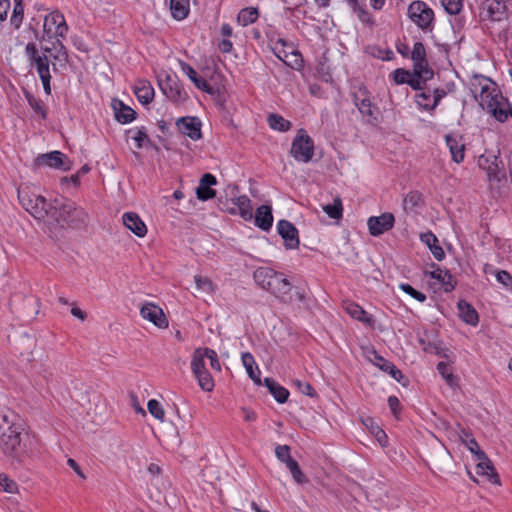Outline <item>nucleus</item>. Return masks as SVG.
<instances>
[{
	"mask_svg": "<svg viewBox=\"0 0 512 512\" xmlns=\"http://www.w3.org/2000/svg\"><path fill=\"white\" fill-rule=\"evenodd\" d=\"M24 430V423L16 414L9 412L2 415L0 449L13 461L21 462L25 455V444H22Z\"/></svg>",
	"mask_w": 512,
	"mask_h": 512,
	"instance_id": "nucleus-1",
	"label": "nucleus"
},
{
	"mask_svg": "<svg viewBox=\"0 0 512 512\" xmlns=\"http://www.w3.org/2000/svg\"><path fill=\"white\" fill-rule=\"evenodd\" d=\"M478 86L480 89L479 94L475 97L484 110L502 123L512 118V104L497 89L494 82L482 77L479 80Z\"/></svg>",
	"mask_w": 512,
	"mask_h": 512,
	"instance_id": "nucleus-2",
	"label": "nucleus"
},
{
	"mask_svg": "<svg viewBox=\"0 0 512 512\" xmlns=\"http://www.w3.org/2000/svg\"><path fill=\"white\" fill-rule=\"evenodd\" d=\"M253 277L257 285L278 298L288 295L291 290V284L283 277V274L271 268H257Z\"/></svg>",
	"mask_w": 512,
	"mask_h": 512,
	"instance_id": "nucleus-3",
	"label": "nucleus"
},
{
	"mask_svg": "<svg viewBox=\"0 0 512 512\" xmlns=\"http://www.w3.org/2000/svg\"><path fill=\"white\" fill-rule=\"evenodd\" d=\"M18 199L23 208L36 219H46V210L49 203L43 196L27 191L26 189H19Z\"/></svg>",
	"mask_w": 512,
	"mask_h": 512,
	"instance_id": "nucleus-4",
	"label": "nucleus"
},
{
	"mask_svg": "<svg viewBox=\"0 0 512 512\" xmlns=\"http://www.w3.org/2000/svg\"><path fill=\"white\" fill-rule=\"evenodd\" d=\"M291 156L298 162L308 163L314 156V142L304 129L298 130L293 139Z\"/></svg>",
	"mask_w": 512,
	"mask_h": 512,
	"instance_id": "nucleus-5",
	"label": "nucleus"
},
{
	"mask_svg": "<svg viewBox=\"0 0 512 512\" xmlns=\"http://www.w3.org/2000/svg\"><path fill=\"white\" fill-rule=\"evenodd\" d=\"M407 14L420 29L424 31L432 29L434 12L424 1L416 0L410 3Z\"/></svg>",
	"mask_w": 512,
	"mask_h": 512,
	"instance_id": "nucleus-6",
	"label": "nucleus"
},
{
	"mask_svg": "<svg viewBox=\"0 0 512 512\" xmlns=\"http://www.w3.org/2000/svg\"><path fill=\"white\" fill-rule=\"evenodd\" d=\"M71 209V201L66 198H55L47 207L46 221L60 227H66V218Z\"/></svg>",
	"mask_w": 512,
	"mask_h": 512,
	"instance_id": "nucleus-7",
	"label": "nucleus"
},
{
	"mask_svg": "<svg viewBox=\"0 0 512 512\" xmlns=\"http://www.w3.org/2000/svg\"><path fill=\"white\" fill-rule=\"evenodd\" d=\"M272 50L275 56L283 61L287 66L298 69L302 66V57L299 51L295 50L292 45H288L284 39H278Z\"/></svg>",
	"mask_w": 512,
	"mask_h": 512,
	"instance_id": "nucleus-8",
	"label": "nucleus"
},
{
	"mask_svg": "<svg viewBox=\"0 0 512 512\" xmlns=\"http://www.w3.org/2000/svg\"><path fill=\"white\" fill-rule=\"evenodd\" d=\"M44 34L48 37L65 38L68 32L64 15L59 11L51 12L44 19L43 24Z\"/></svg>",
	"mask_w": 512,
	"mask_h": 512,
	"instance_id": "nucleus-9",
	"label": "nucleus"
},
{
	"mask_svg": "<svg viewBox=\"0 0 512 512\" xmlns=\"http://www.w3.org/2000/svg\"><path fill=\"white\" fill-rule=\"evenodd\" d=\"M34 166L37 168L47 166L54 169L69 171L71 169V161L62 152L52 151L37 156L34 160Z\"/></svg>",
	"mask_w": 512,
	"mask_h": 512,
	"instance_id": "nucleus-10",
	"label": "nucleus"
},
{
	"mask_svg": "<svg viewBox=\"0 0 512 512\" xmlns=\"http://www.w3.org/2000/svg\"><path fill=\"white\" fill-rule=\"evenodd\" d=\"M410 58L413 61L414 74L425 75V77H433L434 71L429 67L426 58V49L422 42H416L411 51Z\"/></svg>",
	"mask_w": 512,
	"mask_h": 512,
	"instance_id": "nucleus-11",
	"label": "nucleus"
},
{
	"mask_svg": "<svg viewBox=\"0 0 512 512\" xmlns=\"http://www.w3.org/2000/svg\"><path fill=\"white\" fill-rule=\"evenodd\" d=\"M394 222V215L390 212H385L380 216H371L367 221L369 233L372 236L382 235L393 228Z\"/></svg>",
	"mask_w": 512,
	"mask_h": 512,
	"instance_id": "nucleus-12",
	"label": "nucleus"
},
{
	"mask_svg": "<svg viewBox=\"0 0 512 512\" xmlns=\"http://www.w3.org/2000/svg\"><path fill=\"white\" fill-rule=\"evenodd\" d=\"M25 53L30 63L36 67L39 77L50 75L48 56L40 55L35 43L29 42L25 47Z\"/></svg>",
	"mask_w": 512,
	"mask_h": 512,
	"instance_id": "nucleus-13",
	"label": "nucleus"
},
{
	"mask_svg": "<svg viewBox=\"0 0 512 512\" xmlns=\"http://www.w3.org/2000/svg\"><path fill=\"white\" fill-rule=\"evenodd\" d=\"M176 126L180 133L196 141L202 137V123L198 117L186 116L176 120Z\"/></svg>",
	"mask_w": 512,
	"mask_h": 512,
	"instance_id": "nucleus-14",
	"label": "nucleus"
},
{
	"mask_svg": "<svg viewBox=\"0 0 512 512\" xmlns=\"http://www.w3.org/2000/svg\"><path fill=\"white\" fill-rule=\"evenodd\" d=\"M277 231L284 239L287 249H297L299 247V235L297 228L287 220H280L277 224Z\"/></svg>",
	"mask_w": 512,
	"mask_h": 512,
	"instance_id": "nucleus-15",
	"label": "nucleus"
},
{
	"mask_svg": "<svg viewBox=\"0 0 512 512\" xmlns=\"http://www.w3.org/2000/svg\"><path fill=\"white\" fill-rule=\"evenodd\" d=\"M140 315L145 320L152 322L155 326L159 328L168 327V320L163 312V310L154 305L152 303L144 304L140 309Z\"/></svg>",
	"mask_w": 512,
	"mask_h": 512,
	"instance_id": "nucleus-16",
	"label": "nucleus"
},
{
	"mask_svg": "<svg viewBox=\"0 0 512 512\" xmlns=\"http://www.w3.org/2000/svg\"><path fill=\"white\" fill-rule=\"evenodd\" d=\"M476 459L478 461L476 465V473L478 475L485 476L488 481L493 484H500L498 474L496 473L491 461L482 450H478L476 452Z\"/></svg>",
	"mask_w": 512,
	"mask_h": 512,
	"instance_id": "nucleus-17",
	"label": "nucleus"
},
{
	"mask_svg": "<svg viewBox=\"0 0 512 512\" xmlns=\"http://www.w3.org/2000/svg\"><path fill=\"white\" fill-rule=\"evenodd\" d=\"M512 0H485L483 2V11L492 20L500 21L506 14Z\"/></svg>",
	"mask_w": 512,
	"mask_h": 512,
	"instance_id": "nucleus-18",
	"label": "nucleus"
},
{
	"mask_svg": "<svg viewBox=\"0 0 512 512\" xmlns=\"http://www.w3.org/2000/svg\"><path fill=\"white\" fill-rule=\"evenodd\" d=\"M161 90L168 99L175 103L184 102L188 96L178 81L167 77L165 83L161 84Z\"/></svg>",
	"mask_w": 512,
	"mask_h": 512,
	"instance_id": "nucleus-19",
	"label": "nucleus"
},
{
	"mask_svg": "<svg viewBox=\"0 0 512 512\" xmlns=\"http://www.w3.org/2000/svg\"><path fill=\"white\" fill-rule=\"evenodd\" d=\"M217 184L216 177L211 173H205L196 188L197 198L201 201H207L216 196V191L212 189V186Z\"/></svg>",
	"mask_w": 512,
	"mask_h": 512,
	"instance_id": "nucleus-20",
	"label": "nucleus"
},
{
	"mask_svg": "<svg viewBox=\"0 0 512 512\" xmlns=\"http://www.w3.org/2000/svg\"><path fill=\"white\" fill-rule=\"evenodd\" d=\"M233 207L227 208V211L231 214H237L244 220H251L253 217L251 201L246 195L238 196L232 199Z\"/></svg>",
	"mask_w": 512,
	"mask_h": 512,
	"instance_id": "nucleus-21",
	"label": "nucleus"
},
{
	"mask_svg": "<svg viewBox=\"0 0 512 512\" xmlns=\"http://www.w3.org/2000/svg\"><path fill=\"white\" fill-rule=\"evenodd\" d=\"M180 67L182 72L194 83V85L201 91L208 94H213L214 89L211 85L202 77L198 76L196 70L184 61H180Z\"/></svg>",
	"mask_w": 512,
	"mask_h": 512,
	"instance_id": "nucleus-22",
	"label": "nucleus"
},
{
	"mask_svg": "<svg viewBox=\"0 0 512 512\" xmlns=\"http://www.w3.org/2000/svg\"><path fill=\"white\" fill-rule=\"evenodd\" d=\"M123 224L138 237H144L147 233V227L138 214L126 212L122 216Z\"/></svg>",
	"mask_w": 512,
	"mask_h": 512,
	"instance_id": "nucleus-23",
	"label": "nucleus"
},
{
	"mask_svg": "<svg viewBox=\"0 0 512 512\" xmlns=\"http://www.w3.org/2000/svg\"><path fill=\"white\" fill-rule=\"evenodd\" d=\"M432 266L436 268L433 271L426 272V275H429L430 278L438 280L444 287L445 292H451L456 286V280L450 271L447 269H441L435 264Z\"/></svg>",
	"mask_w": 512,
	"mask_h": 512,
	"instance_id": "nucleus-24",
	"label": "nucleus"
},
{
	"mask_svg": "<svg viewBox=\"0 0 512 512\" xmlns=\"http://www.w3.org/2000/svg\"><path fill=\"white\" fill-rule=\"evenodd\" d=\"M115 118L118 122L122 124H127L132 122L136 117V112L129 106L125 105L120 100H114L112 103Z\"/></svg>",
	"mask_w": 512,
	"mask_h": 512,
	"instance_id": "nucleus-25",
	"label": "nucleus"
},
{
	"mask_svg": "<svg viewBox=\"0 0 512 512\" xmlns=\"http://www.w3.org/2000/svg\"><path fill=\"white\" fill-rule=\"evenodd\" d=\"M273 224L272 209L269 205H261L256 209L255 225L264 231H268Z\"/></svg>",
	"mask_w": 512,
	"mask_h": 512,
	"instance_id": "nucleus-26",
	"label": "nucleus"
},
{
	"mask_svg": "<svg viewBox=\"0 0 512 512\" xmlns=\"http://www.w3.org/2000/svg\"><path fill=\"white\" fill-rule=\"evenodd\" d=\"M88 221V214L84 211V209L80 207H76L73 202H71V209L66 218V226L72 228H80L86 225Z\"/></svg>",
	"mask_w": 512,
	"mask_h": 512,
	"instance_id": "nucleus-27",
	"label": "nucleus"
},
{
	"mask_svg": "<svg viewBox=\"0 0 512 512\" xmlns=\"http://www.w3.org/2000/svg\"><path fill=\"white\" fill-rule=\"evenodd\" d=\"M343 309L347 314H349L353 319H356L360 322L366 324H372L373 319L367 312L357 303L352 301L343 302Z\"/></svg>",
	"mask_w": 512,
	"mask_h": 512,
	"instance_id": "nucleus-28",
	"label": "nucleus"
},
{
	"mask_svg": "<svg viewBox=\"0 0 512 512\" xmlns=\"http://www.w3.org/2000/svg\"><path fill=\"white\" fill-rule=\"evenodd\" d=\"M460 318L471 326H476L479 322V316L475 308L466 302L460 300L457 304Z\"/></svg>",
	"mask_w": 512,
	"mask_h": 512,
	"instance_id": "nucleus-29",
	"label": "nucleus"
},
{
	"mask_svg": "<svg viewBox=\"0 0 512 512\" xmlns=\"http://www.w3.org/2000/svg\"><path fill=\"white\" fill-rule=\"evenodd\" d=\"M446 144L451 153L452 160L456 163H461L464 160L465 145L461 139H458L452 135L445 136Z\"/></svg>",
	"mask_w": 512,
	"mask_h": 512,
	"instance_id": "nucleus-30",
	"label": "nucleus"
},
{
	"mask_svg": "<svg viewBox=\"0 0 512 512\" xmlns=\"http://www.w3.org/2000/svg\"><path fill=\"white\" fill-rule=\"evenodd\" d=\"M134 93L140 103L147 105L152 102L154 98V88L150 82L141 80L134 88Z\"/></svg>",
	"mask_w": 512,
	"mask_h": 512,
	"instance_id": "nucleus-31",
	"label": "nucleus"
},
{
	"mask_svg": "<svg viewBox=\"0 0 512 512\" xmlns=\"http://www.w3.org/2000/svg\"><path fill=\"white\" fill-rule=\"evenodd\" d=\"M264 384L278 403H285L289 397V391L272 378H265Z\"/></svg>",
	"mask_w": 512,
	"mask_h": 512,
	"instance_id": "nucleus-32",
	"label": "nucleus"
},
{
	"mask_svg": "<svg viewBox=\"0 0 512 512\" xmlns=\"http://www.w3.org/2000/svg\"><path fill=\"white\" fill-rule=\"evenodd\" d=\"M420 238L429 247L436 260L441 261L445 258L444 250L438 245V239L432 232L423 233Z\"/></svg>",
	"mask_w": 512,
	"mask_h": 512,
	"instance_id": "nucleus-33",
	"label": "nucleus"
},
{
	"mask_svg": "<svg viewBox=\"0 0 512 512\" xmlns=\"http://www.w3.org/2000/svg\"><path fill=\"white\" fill-rule=\"evenodd\" d=\"M170 10L174 19H185L190 10L189 0H170Z\"/></svg>",
	"mask_w": 512,
	"mask_h": 512,
	"instance_id": "nucleus-34",
	"label": "nucleus"
},
{
	"mask_svg": "<svg viewBox=\"0 0 512 512\" xmlns=\"http://www.w3.org/2000/svg\"><path fill=\"white\" fill-rule=\"evenodd\" d=\"M242 363L244 367L246 368V371L249 375V377L254 381L255 384L260 385L261 379H260V370L256 366L253 368V365L255 364L254 357L246 352L242 354Z\"/></svg>",
	"mask_w": 512,
	"mask_h": 512,
	"instance_id": "nucleus-35",
	"label": "nucleus"
},
{
	"mask_svg": "<svg viewBox=\"0 0 512 512\" xmlns=\"http://www.w3.org/2000/svg\"><path fill=\"white\" fill-rule=\"evenodd\" d=\"M376 365L384 372L391 375L398 382L403 378L402 372L390 361L384 359L382 356L376 355Z\"/></svg>",
	"mask_w": 512,
	"mask_h": 512,
	"instance_id": "nucleus-36",
	"label": "nucleus"
},
{
	"mask_svg": "<svg viewBox=\"0 0 512 512\" xmlns=\"http://www.w3.org/2000/svg\"><path fill=\"white\" fill-rule=\"evenodd\" d=\"M259 17L258 9L254 7H247L238 13L237 21L242 26H248L257 21Z\"/></svg>",
	"mask_w": 512,
	"mask_h": 512,
	"instance_id": "nucleus-37",
	"label": "nucleus"
},
{
	"mask_svg": "<svg viewBox=\"0 0 512 512\" xmlns=\"http://www.w3.org/2000/svg\"><path fill=\"white\" fill-rule=\"evenodd\" d=\"M268 124L271 129L286 132L291 128V123L281 115L272 113L268 116Z\"/></svg>",
	"mask_w": 512,
	"mask_h": 512,
	"instance_id": "nucleus-38",
	"label": "nucleus"
},
{
	"mask_svg": "<svg viewBox=\"0 0 512 512\" xmlns=\"http://www.w3.org/2000/svg\"><path fill=\"white\" fill-rule=\"evenodd\" d=\"M354 104L358 108L359 112L364 115L368 116L369 118H372L376 120V116H374V112L372 109V103L368 98H359L355 95L354 97Z\"/></svg>",
	"mask_w": 512,
	"mask_h": 512,
	"instance_id": "nucleus-39",
	"label": "nucleus"
},
{
	"mask_svg": "<svg viewBox=\"0 0 512 512\" xmlns=\"http://www.w3.org/2000/svg\"><path fill=\"white\" fill-rule=\"evenodd\" d=\"M325 213L332 219H340L343 214L342 201L339 197L333 200L332 204L323 206Z\"/></svg>",
	"mask_w": 512,
	"mask_h": 512,
	"instance_id": "nucleus-40",
	"label": "nucleus"
},
{
	"mask_svg": "<svg viewBox=\"0 0 512 512\" xmlns=\"http://www.w3.org/2000/svg\"><path fill=\"white\" fill-rule=\"evenodd\" d=\"M416 102L419 107L426 111L435 109V106H433V94L429 89L416 94Z\"/></svg>",
	"mask_w": 512,
	"mask_h": 512,
	"instance_id": "nucleus-41",
	"label": "nucleus"
},
{
	"mask_svg": "<svg viewBox=\"0 0 512 512\" xmlns=\"http://www.w3.org/2000/svg\"><path fill=\"white\" fill-rule=\"evenodd\" d=\"M203 354H204L203 348H198L194 351L192 361H191V369H192L194 375L207 370L205 368V363H204L205 356Z\"/></svg>",
	"mask_w": 512,
	"mask_h": 512,
	"instance_id": "nucleus-42",
	"label": "nucleus"
},
{
	"mask_svg": "<svg viewBox=\"0 0 512 512\" xmlns=\"http://www.w3.org/2000/svg\"><path fill=\"white\" fill-rule=\"evenodd\" d=\"M422 200V195L418 191L409 192L403 199V209L406 212L413 211V209L419 206Z\"/></svg>",
	"mask_w": 512,
	"mask_h": 512,
	"instance_id": "nucleus-43",
	"label": "nucleus"
},
{
	"mask_svg": "<svg viewBox=\"0 0 512 512\" xmlns=\"http://www.w3.org/2000/svg\"><path fill=\"white\" fill-rule=\"evenodd\" d=\"M0 491L15 494L18 492V484L7 474L0 473Z\"/></svg>",
	"mask_w": 512,
	"mask_h": 512,
	"instance_id": "nucleus-44",
	"label": "nucleus"
},
{
	"mask_svg": "<svg viewBox=\"0 0 512 512\" xmlns=\"http://www.w3.org/2000/svg\"><path fill=\"white\" fill-rule=\"evenodd\" d=\"M433 77H425V75H419L414 74V71L412 74H410V77L408 78V81L406 84H408L412 89L414 90H424L426 82Z\"/></svg>",
	"mask_w": 512,
	"mask_h": 512,
	"instance_id": "nucleus-45",
	"label": "nucleus"
},
{
	"mask_svg": "<svg viewBox=\"0 0 512 512\" xmlns=\"http://www.w3.org/2000/svg\"><path fill=\"white\" fill-rule=\"evenodd\" d=\"M198 380L199 386L207 392H210L214 388V381L208 370L202 371L195 375Z\"/></svg>",
	"mask_w": 512,
	"mask_h": 512,
	"instance_id": "nucleus-46",
	"label": "nucleus"
},
{
	"mask_svg": "<svg viewBox=\"0 0 512 512\" xmlns=\"http://www.w3.org/2000/svg\"><path fill=\"white\" fill-rule=\"evenodd\" d=\"M15 5L13 8V13L10 19L11 25H13L16 29H18L22 23L24 8L22 5V0H14Z\"/></svg>",
	"mask_w": 512,
	"mask_h": 512,
	"instance_id": "nucleus-47",
	"label": "nucleus"
},
{
	"mask_svg": "<svg viewBox=\"0 0 512 512\" xmlns=\"http://www.w3.org/2000/svg\"><path fill=\"white\" fill-rule=\"evenodd\" d=\"M287 468L289 469L293 479L299 483L303 484L308 482L307 477L303 474L299 464L294 459L290 461L288 464H286Z\"/></svg>",
	"mask_w": 512,
	"mask_h": 512,
	"instance_id": "nucleus-48",
	"label": "nucleus"
},
{
	"mask_svg": "<svg viewBox=\"0 0 512 512\" xmlns=\"http://www.w3.org/2000/svg\"><path fill=\"white\" fill-rule=\"evenodd\" d=\"M147 408H148L149 413L153 417H155L156 419L161 420V421L164 420V417H165L164 409H163L162 405L156 399L149 400L148 404H147Z\"/></svg>",
	"mask_w": 512,
	"mask_h": 512,
	"instance_id": "nucleus-49",
	"label": "nucleus"
},
{
	"mask_svg": "<svg viewBox=\"0 0 512 512\" xmlns=\"http://www.w3.org/2000/svg\"><path fill=\"white\" fill-rule=\"evenodd\" d=\"M56 53L53 55V58L59 62H67L68 61V52L66 47L63 45L60 39H57L53 42L52 47Z\"/></svg>",
	"mask_w": 512,
	"mask_h": 512,
	"instance_id": "nucleus-50",
	"label": "nucleus"
},
{
	"mask_svg": "<svg viewBox=\"0 0 512 512\" xmlns=\"http://www.w3.org/2000/svg\"><path fill=\"white\" fill-rule=\"evenodd\" d=\"M26 99L30 107L37 113L40 114L43 119L46 118V110L43 107L41 100L35 98L31 93H26Z\"/></svg>",
	"mask_w": 512,
	"mask_h": 512,
	"instance_id": "nucleus-51",
	"label": "nucleus"
},
{
	"mask_svg": "<svg viewBox=\"0 0 512 512\" xmlns=\"http://www.w3.org/2000/svg\"><path fill=\"white\" fill-rule=\"evenodd\" d=\"M194 280L198 290L204 291L206 293H211L214 291V285L209 278L195 275Z\"/></svg>",
	"mask_w": 512,
	"mask_h": 512,
	"instance_id": "nucleus-52",
	"label": "nucleus"
},
{
	"mask_svg": "<svg viewBox=\"0 0 512 512\" xmlns=\"http://www.w3.org/2000/svg\"><path fill=\"white\" fill-rule=\"evenodd\" d=\"M454 88V84L451 83V84H448L446 88H435L433 89L432 91V94H433V106H435V108L438 106V104L440 103V101L449 93L453 90Z\"/></svg>",
	"mask_w": 512,
	"mask_h": 512,
	"instance_id": "nucleus-53",
	"label": "nucleus"
},
{
	"mask_svg": "<svg viewBox=\"0 0 512 512\" xmlns=\"http://www.w3.org/2000/svg\"><path fill=\"white\" fill-rule=\"evenodd\" d=\"M441 3L446 12L451 15L458 14L462 9V0H441Z\"/></svg>",
	"mask_w": 512,
	"mask_h": 512,
	"instance_id": "nucleus-54",
	"label": "nucleus"
},
{
	"mask_svg": "<svg viewBox=\"0 0 512 512\" xmlns=\"http://www.w3.org/2000/svg\"><path fill=\"white\" fill-rule=\"evenodd\" d=\"M276 457L283 463L288 464L293 458L290 455V447L288 445H278L275 448Z\"/></svg>",
	"mask_w": 512,
	"mask_h": 512,
	"instance_id": "nucleus-55",
	"label": "nucleus"
},
{
	"mask_svg": "<svg viewBox=\"0 0 512 512\" xmlns=\"http://www.w3.org/2000/svg\"><path fill=\"white\" fill-rule=\"evenodd\" d=\"M437 371L442 375L446 382L450 385L454 384V375L450 371L449 364L446 362H439L437 364Z\"/></svg>",
	"mask_w": 512,
	"mask_h": 512,
	"instance_id": "nucleus-56",
	"label": "nucleus"
},
{
	"mask_svg": "<svg viewBox=\"0 0 512 512\" xmlns=\"http://www.w3.org/2000/svg\"><path fill=\"white\" fill-rule=\"evenodd\" d=\"M132 139L136 142L137 148H142L145 143L150 142L146 129L141 127L134 131Z\"/></svg>",
	"mask_w": 512,
	"mask_h": 512,
	"instance_id": "nucleus-57",
	"label": "nucleus"
},
{
	"mask_svg": "<svg viewBox=\"0 0 512 512\" xmlns=\"http://www.w3.org/2000/svg\"><path fill=\"white\" fill-rule=\"evenodd\" d=\"M205 358L210 360V366L216 371H221V365L218 360L217 353L211 348H203Z\"/></svg>",
	"mask_w": 512,
	"mask_h": 512,
	"instance_id": "nucleus-58",
	"label": "nucleus"
},
{
	"mask_svg": "<svg viewBox=\"0 0 512 512\" xmlns=\"http://www.w3.org/2000/svg\"><path fill=\"white\" fill-rule=\"evenodd\" d=\"M400 288L405 293H407L408 295H410L414 299L418 300L419 302L426 301V298H427L426 295L424 293L414 289L410 284L403 283V284L400 285Z\"/></svg>",
	"mask_w": 512,
	"mask_h": 512,
	"instance_id": "nucleus-59",
	"label": "nucleus"
},
{
	"mask_svg": "<svg viewBox=\"0 0 512 512\" xmlns=\"http://www.w3.org/2000/svg\"><path fill=\"white\" fill-rule=\"evenodd\" d=\"M353 11L357 14V17L361 22H363L365 24H369V25H371L373 23V19H372L371 15L365 9L364 6L359 4L353 8Z\"/></svg>",
	"mask_w": 512,
	"mask_h": 512,
	"instance_id": "nucleus-60",
	"label": "nucleus"
},
{
	"mask_svg": "<svg viewBox=\"0 0 512 512\" xmlns=\"http://www.w3.org/2000/svg\"><path fill=\"white\" fill-rule=\"evenodd\" d=\"M410 74L411 73L409 71H407L403 68H398L393 71L392 77L396 84H406L408 81V78L410 77Z\"/></svg>",
	"mask_w": 512,
	"mask_h": 512,
	"instance_id": "nucleus-61",
	"label": "nucleus"
},
{
	"mask_svg": "<svg viewBox=\"0 0 512 512\" xmlns=\"http://www.w3.org/2000/svg\"><path fill=\"white\" fill-rule=\"evenodd\" d=\"M496 279L505 287H512V275L506 270H500L496 273Z\"/></svg>",
	"mask_w": 512,
	"mask_h": 512,
	"instance_id": "nucleus-62",
	"label": "nucleus"
},
{
	"mask_svg": "<svg viewBox=\"0 0 512 512\" xmlns=\"http://www.w3.org/2000/svg\"><path fill=\"white\" fill-rule=\"evenodd\" d=\"M295 383L298 386L299 390L303 394H305L307 396H310V397L316 396V391H315V389L313 388V386L310 383H308V382H301L299 380H297Z\"/></svg>",
	"mask_w": 512,
	"mask_h": 512,
	"instance_id": "nucleus-63",
	"label": "nucleus"
},
{
	"mask_svg": "<svg viewBox=\"0 0 512 512\" xmlns=\"http://www.w3.org/2000/svg\"><path fill=\"white\" fill-rule=\"evenodd\" d=\"M372 432L375 434V437L376 439L378 440V442L382 445V446H386L387 444V435L386 433L384 432V430H382L380 427L378 426H373L372 425Z\"/></svg>",
	"mask_w": 512,
	"mask_h": 512,
	"instance_id": "nucleus-64",
	"label": "nucleus"
}]
</instances>
